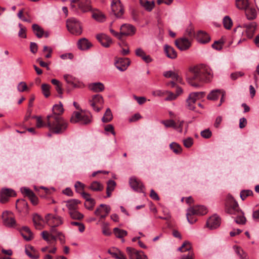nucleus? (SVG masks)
Returning <instances> with one entry per match:
<instances>
[{"label": "nucleus", "instance_id": "1", "mask_svg": "<svg viewBox=\"0 0 259 259\" xmlns=\"http://www.w3.org/2000/svg\"><path fill=\"white\" fill-rule=\"evenodd\" d=\"M211 77V72L209 68L194 66L189 68L186 74V80L191 86L198 88L202 86L203 83L209 81Z\"/></svg>", "mask_w": 259, "mask_h": 259}, {"label": "nucleus", "instance_id": "2", "mask_svg": "<svg viewBox=\"0 0 259 259\" xmlns=\"http://www.w3.org/2000/svg\"><path fill=\"white\" fill-rule=\"evenodd\" d=\"M225 211L229 214L236 215L235 218L236 223L240 225L245 224L246 220L244 213L239 208L238 203L231 195H228L227 198Z\"/></svg>", "mask_w": 259, "mask_h": 259}, {"label": "nucleus", "instance_id": "3", "mask_svg": "<svg viewBox=\"0 0 259 259\" xmlns=\"http://www.w3.org/2000/svg\"><path fill=\"white\" fill-rule=\"evenodd\" d=\"M47 122L50 131L56 134L64 133L68 127V122L62 116L47 117Z\"/></svg>", "mask_w": 259, "mask_h": 259}, {"label": "nucleus", "instance_id": "4", "mask_svg": "<svg viewBox=\"0 0 259 259\" xmlns=\"http://www.w3.org/2000/svg\"><path fill=\"white\" fill-rule=\"evenodd\" d=\"M68 30L72 34L78 35L82 33V27L80 22L75 18H71L66 21Z\"/></svg>", "mask_w": 259, "mask_h": 259}, {"label": "nucleus", "instance_id": "5", "mask_svg": "<svg viewBox=\"0 0 259 259\" xmlns=\"http://www.w3.org/2000/svg\"><path fill=\"white\" fill-rule=\"evenodd\" d=\"M71 123L80 122L81 124H88L92 122V115L90 113L82 114L78 112H74L71 118Z\"/></svg>", "mask_w": 259, "mask_h": 259}, {"label": "nucleus", "instance_id": "6", "mask_svg": "<svg viewBox=\"0 0 259 259\" xmlns=\"http://www.w3.org/2000/svg\"><path fill=\"white\" fill-rule=\"evenodd\" d=\"M205 95V93L203 92H193L189 94L188 98L186 100V107L191 110H194L195 109V103L196 101L203 98Z\"/></svg>", "mask_w": 259, "mask_h": 259}, {"label": "nucleus", "instance_id": "7", "mask_svg": "<svg viewBox=\"0 0 259 259\" xmlns=\"http://www.w3.org/2000/svg\"><path fill=\"white\" fill-rule=\"evenodd\" d=\"M74 4H77L78 9L82 12L86 13L91 10L90 0H71V7L75 8Z\"/></svg>", "mask_w": 259, "mask_h": 259}, {"label": "nucleus", "instance_id": "8", "mask_svg": "<svg viewBox=\"0 0 259 259\" xmlns=\"http://www.w3.org/2000/svg\"><path fill=\"white\" fill-rule=\"evenodd\" d=\"M89 103L95 111L99 112L101 110V107L100 106L103 104L104 99L103 97L99 94L94 95L89 100Z\"/></svg>", "mask_w": 259, "mask_h": 259}, {"label": "nucleus", "instance_id": "9", "mask_svg": "<svg viewBox=\"0 0 259 259\" xmlns=\"http://www.w3.org/2000/svg\"><path fill=\"white\" fill-rule=\"evenodd\" d=\"M3 224L9 228H15L17 226L16 222L12 212L5 211L2 214Z\"/></svg>", "mask_w": 259, "mask_h": 259}, {"label": "nucleus", "instance_id": "10", "mask_svg": "<svg viewBox=\"0 0 259 259\" xmlns=\"http://www.w3.org/2000/svg\"><path fill=\"white\" fill-rule=\"evenodd\" d=\"M111 7L114 15L117 18H121L124 13V10L119 0H113Z\"/></svg>", "mask_w": 259, "mask_h": 259}, {"label": "nucleus", "instance_id": "11", "mask_svg": "<svg viewBox=\"0 0 259 259\" xmlns=\"http://www.w3.org/2000/svg\"><path fill=\"white\" fill-rule=\"evenodd\" d=\"M110 210L111 208L109 205L101 204L96 208L94 213L96 215L99 216L101 219H104L108 215Z\"/></svg>", "mask_w": 259, "mask_h": 259}, {"label": "nucleus", "instance_id": "12", "mask_svg": "<svg viewBox=\"0 0 259 259\" xmlns=\"http://www.w3.org/2000/svg\"><path fill=\"white\" fill-rule=\"evenodd\" d=\"M46 220L48 224L51 226L57 227L63 223V221L61 217L54 215L50 213L46 215Z\"/></svg>", "mask_w": 259, "mask_h": 259}, {"label": "nucleus", "instance_id": "13", "mask_svg": "<svg viewBox=\"0 0 259 259\" xmlns=\"http://www.w3.org/2000/svg\"><path fill=\"white\" fill-rule=\"evenodd\" d=\"M175 42L177 48L182 51L189 49L191 45L189 40L185 37L176 39Z\"/></svg>", "mask_w": 259, "mask_h": 259}, {"label": "nucleus", "instance_id": "14", "mask_svg": "<svg viewBox=\"0 0 259 259\" xmlns=\"http://www.w3.org/2000/svg\"><path fill=\"white\" fill-rule=\"evenodd\" d=\"M21 192L25 196L28 197L33 205H35L38 204V198L31 190L23 187L21 188Z\"/></svg>", "mask_w": 259, "mask_h": 259}, {"label": "nucleus", "instance_id": "15", "mask_svg": "<svg viewBox=\"0 0 259 259\" xmlns=\"http://www.w3.org/2000/svg\"><path fill=\"white\" fill-rule=\"evenodd\" d=\"M130 64V60L127 58H116L115 62V65L116 67L120 71H125Z\"/></svg>", "mask_w": 259, "mask_h": 259}, {"label": "nucleus", "instance_id": "16", "mask_svg": "<svg viewBox=\"0 0 259 259\" xmlns=\"http://www.w3.org/2000/svg\"><path fill=\"white\" fill-rule=\"evenodd\" d=\"M121 38L123 35H133L135 33V27L131 24H124L120 27Z\"/></svg>", "mask_w": 259, "mask_h": 259}, {"label": "nucleus", "instance_id": "17", "mask_svg": "<svg viewBox=\"0 0 259 259\" xmlns=\"http://www.w3.org/2000/svg\"><path fill=\"white\" fill-rule=\"evenodd\" d=\"M15 195V192L13 190L8 188L3 189L0 194V202L5 203L8 201L10 197Z\"/></svg>", "mask_w": 259, "mask_h": 259}, {"label": "nucleus", "instance_id": "18", "mask_svg": "<svg viewBox=\"0 0 259 259\" xmlns=\"http://www.w3.org/2000/svg\"><path fill=\"white\" fill-rule=\"evenodd\" d=\"M221 218L217 215H213L209 218L206 222V226L212 230L217 228L220 226Z\"/></svg>", "mask_w": 259, "mask_h": 259}, {"label": "nucleus", "instance_id": "19", "mask_svg": "<svg viewBox=\"0 0 259 259\" xmlns=\"http://www.w3.org/2000/svg\"><path fill=\"white\" fill-rule=\"evenodd\" d=\"M96 38L105 48H109L113 42L111 37L104 33L97 34Z\"/></svg>", "mask_w": 259, "mask_h": 259}, {"label": "nucleus", "instance_id": "20", "mask_svg": "<svg viewBox=\"0 0 259 259\" xmlns=\"http://www.w3.org/2000/svg\"><path fill=\"white\" fill-rule=\"evenodd\" d=\"M130 185L131 187L135 191L141 192H143V184L135 177H132L130 179Z\"/></svg>", "mask_w": 259, "mask_h": 259}, {"label": "nucleus", "instance_id": "21", "mask_svg": "<svg viewBox=\"0 0 259 259\" xmlns=\"http://www.w3.org/2000/svg\"><path fill=\"white\" fill-rule=\"evenodd\" d=\"M51 228L50 229V232L44 231L41 232V236L42 238L46 241L48 243H51V240L49 238V235H58L59 233H61V232L58 231L56 228V227L51 226Z\"/></svg>", "mask_w": 259, "mask_h": 259}, {"label": "nucleus", "instance_id": "22", "mask_svg": "<svg viewBox=\"0 0 259 259\" xmlns=\"http://www.w3.org/2000/svg\"><path fill=\"white\" fill-rule=\"evenodd\" d=\"M20 232L23 238L27 241H30L33 238L32 232L30 229L26 226L23 227L20 229Z\"/></svg>", "mask_w": 259, "mask_h": 259}, {"label": "nucleus", "instance_id": "23", "mask_svg": "<svg viewBox=\"0 0 259 259\" xmlns=\"http://www.w3.org/2000/svg\"><path fill=\"white\" fill-rule=\"evenodd\" d=\"M164 51L166 56L171 59H175L177 57V53L174 48L168 45L164 46Z\"/></svg>", "mask_w": 259, "mask_h": 259}, {"label": "nucleus", "instance_id": "24", "mask_svg": "<svg viewBox=\"0 0 259 259\" xmlns=\"http://www.w3.org/2000/svg\"><path fill=\"white\" fill-rule=\"evenodd\" d=\"M89 89L95 93L102 92L105 90V86L103 83L100 82H94L89 84Z\"/></svg>", "mask_w": 259, "mask_h": 259}, {"label": "nucleus", "instance_id": "25", "mask_svg": "<svg viewBox=\"0 0 259 259\" xmlns=\"http://www.w3.org/2000/svg\"><path fill=\"white\" fill-rule=\"evenodd\" d=\"M53 113L48 115L47 117H54L55 115L61 116V114L63 113L64 109L63 105L60 103L59 104H55L52 108Z\"/></svg>", "mask_w": 259, "mask_h": 259}, {"label": "nucleus", "instance_id": "26", "mask_svg": "<svg viewBox=\"0 0 259 259\" xmlns=\"http://www.w3.org/2000/svg\"><path fill=\"white\" fill-rule=\"evenodd\" d=\"M197 40L202 44L208 42L210 40V37L205 32L200 30L197 34Z\"/></svg>", "mask_w": 259, "mask_h": 259}, {"label": "nucleus", "instance_id": "27", "mask_svg": "<svg viewBox=\"0 0 259 259\" xmlns=\"http://www.w3.org/2000/svg\"><path fill=\"white\" fill-rule=\"evenodd\" d=\"M243 26L246 28V32L247 36L249 38H251L256 30V23L251 22L249 24H245Z\"/></svg>", "mask_w": 259, "mask_h": 259}, {"label": "nucleus", "instance_id": "28", "mask_svg": "<svg viewBox=\"0 0 259 259\" xmlns=\"http://www.w3.org/2000/svg\"><path fill=\"white\" fill-rule=\"evenodd\" d=\"M65 202L66 203V206L69 211L77 209L78 205L80 203V201L78 199H70Z\"/></svg>", "mask_w": 259, "mask_h": 259}, {"label": "nucleus", "instance_id": "29", "mask_svg": "<svg viewBox=\"0 0 259 259\" xmlns=\"http://www.w3.org/2000/svg\"><path fill=\"white\" fill-rule=\"evenodd\" d=\"M77 46L80 50H85L89 49L92 46V44L87 39L83 38L78 40Z\"/></svg>", "mask_w": 259, "mask_h": 259}, {"label": "nucleus", "instance_id": "30", "mask_svg": "<svg viewBox=\"0 0 259 259\" xmlns=\"http://www.w3.org/2000/svg\"><path fill=\"white\" fill-rule=\"evenodd\" d=\"M140 5L147 11L151 12L154 8L155 3L154 1L147 0H139Z\"/></svg>", "mask_w": 259, "mask_h": 259}, {"label": "nucleus", "instance_id": "31", "mask_svg": "<svg viewBox=\"0 0 259 259\" xmlns=\"http://www.w3.org/2000/svg\"><path fill=\"white\" fill-rule=\"evenodd\" d=\"M187 211L186 217L188 222L191 224L194 223L197 220L195 210L189 207L187 209Z\"/></svg>", "mask_w": 259, "mask_h": 259}, {"label": "nucleus", "instance_id": "32", "mask_svg": "<svg viewBox=\"0 0 259 259\" xmlns=\"http://www.w3.org/2000/svg\"><path fill=\"white\" fill-rule=\"evenodd\" d=\"M34 33L39 38H41L44 34V29L38 25L34 24L32 26Z\"/></svg>", "mask_w": 259, "mask_h": 259}, {"label": "nucleus", "instance_id": "33", "mask_svg": "<svg viewBox=\"0 0 259 259\" xmlns=\"http://www.w3.org/2000/svg\"><path fill=\"white\" fill-rule=\"evenodd\" d=\"M42 221V219L40 217V215L38 214H35L33 217V222L35 227L37 229H42V225L41 222Z\"/></svg>", "mask_w": 259, "mask_h": 259}, {"label": "nucleus", "instance_id": "34", "mask_svg": "<svg viewBox=\"0 0 259 259\" xmlns=\"http://www.w3.org/2000/svg\"><path fill=\"white\" fill-rule=\"evenodd\" d=\"M116 183L114 181L110 180L107 182V186L106 188L107 197H110L112 192L114 190Z\"/></svg>", "mask_w": 259, "mask_h": 259}, {"label": "nucleus", "instance_id": "35", "mask_svg": "<svg viewBox=\"0 0 259 259\" xmlns=\"http://www.w3.org/2000/svg\"><path fill=\"white\" fill-rule=\"evenodd\" d=\"M190 208L195 210L196 215H204L207 212L206 208L204 206L196 205Z\"/></svg>", "mask_w": 259, "mask_h": 259}, {"label": "nucleus", "instance_id": "36", "mask_svg": "<svg viewBox=\"0 0 259 259\" xmlns=\"http://www.w3.org/2000/svg\"><path fill=\"white\" fill-rule=\"evenodd\" d=\"M113 119V115L110 108H107L104 116L102 118V121L104 123L110 122Z\"/></svg>", "mask_w": 259, "mask_h": 259}, {"label": "nucleus", "instance_id": "37", "mask_svg": "<svg viewBox=\"0 0 259 259\" xmlns=\"http://www.w3.org/2000/svg\"><path fill=\"white\" fill-rule=\"evenodd\" d=\"M236 6L240 10H246L249 6L248 0H236Z\"/></svg>", "mask_w": 259, "mask_h": 259}, {"label": "nucleus", "instance_id": "38", "mask_svg": "<svg viewBox=\"0 0 259 259\" xmlns=\"http://www.w3.org/2000/svg\"><path fill=\"white\" fill-rule=\"evenodd\" d=\"M126 250L130 259H137L139 251L131 247H126Z\"/></svg>", "mask_w": 259, "mask_h": 259}, {"label": "nucleus", "instance_id": "39", "mask_svg": "<svg viewBox=\"0 0 259 259\" xmlns=\"http://www.w3.org/2000/svg\"><path fill=\"white\" fill-rule=\"evenodd\" d=\"M103 188V186L98 181L93 182L90 186V189L94 191H101Z\"/></svg>", "mask_w": 259, "mask_h": 259}, {"label": "nucleus", "instance_id": "40", "mask_svg": "<svg viewBox=\"0 0 259 259\" xmlns=\"http://www.w3.org/2000/svg\"><path fill=\"white\" fill-rule=\"evenodd\" d=\"M221 94V92L220 90H213L208 95L207 98L210 100H215L219 98Z\"/></svg>", "mask_w": 259, "mask_h": 259}, {"label": "nucleus", "instance_id": "41", "mask_svg": "<svg viewBox=\"0 0 259 259\" xmlns=\"http://www.w3.org/2000/svg\"><path fill=\"white\" fill-rule=\"evenodd\" d=\"M113 232L116 237L118 238H122L124 236H126L127 232L126 231L120 229L118 228H115L113 229Z\"/></svg>", "mask_w": 259, "mask_h": 259}, {"label": "nucleus", "instance_id": "42", "mask_svg": "<svg viewBox=\"0 0 259 259\" xmlns=\"http://www.w3.org/2000/svg\"><path fill=\"white\" fill-rule=\"evenodd\" d=\"M51 82L53 84L55 85V89L57 93L61 95L63 94L62 91V83L60 82V81L56 79H52L51 80Z\"/></svg>", "mask_w": 259, "mask_h": 259}, {"label": "nucleus", "instance_id": "43", "mask_svg": "<svg viewBox=\"0 0 259 259\" xmlns=\"http://www.w3.org/2000/svg\"><path fill=\"white\" fill-rule=\"evenodd\" d=\"M70 217L74 220H81L83 218V215L76 210L69 211Z\"/></svg>", "mask_w": 259, "mask_h": 259}, {"label": "nucleus", "instance_id": "44", "mask_svg": "<svg viewBox=\"0 0 259 259\" xmlns=\"http://www.w3.org/2000/svg\"><path fill=\"white\" fill-rule=\"evenodd\" d=\"M169 147L175 153L177 154H180L182 151L181 146L176 142L171 143Z\"/></svg>", "mask_w": 259, "mask_h": 259}, {"label": "nucleus", "instance_id": "45", "mask_svg": "<svg viewBox=\"0 0 259 259\" xmlns=\"http://www.w3.org/2000/svg\"><path fill=\"white\" fill-rule=\"evenodd\" d=\"M223 25L227 29H230L232 26L233 22L231 18L228 16H226L223 19Z\"/></svg>", "mask_w": 259, "mask_h": 259}, {"label": "nucleus", "instance_id": "46", "mask_svg": "<svg viewBox=\"0 0 259 259\" xmlns=\"http://www.w3.org/2000/svg\"><path fill=\"white\" fill-rule=\"evenodd\" d=\"M246 15L248 19L253 20L256 17V12L254 9L250 8L246 10Z\"/></svg>", "mask_w": 259, "mask_h": 259}, {"label": "nucleus", "instance_id": "47", "mask_svg": "<svg viewBox=\"0 0 259 259\" xmlns=\"http://www.w3.org/2000/svg\"><path fill=\"white\" fill-rule=\"evenodd\" d=\"M166 127H172L174 129L177 128V125L176 122L172 119L162 120L161 122Z\"/></svg>", "mask_w": 259, "mask_h": 259}, {"label": "nucleus", "instance_id": "48", "mask_svg": "<svg viewBox=\"0 0 259 259\" xmlns=\"http://www.w3.org/2000/svg\"><path fill=\"white\" fill-rule=\"evenodd\" d=\"M50 85L48 84L44 83L41 85V90L42 94L45 97L48 98L50 95Z\"/></svg>", "mask_w": 259, "mask_h": 259}, {"label": "nucleus", "instance_id": "49", "mask_svg": "<svg viewBox=\"0 0 259 259\" xmlns=\"http://www.w3.org/2000/svg\"><path fill=\"white\" fill-rule=\"evenodd\" d=\"M191 249V245L189 242L185 241L183 243L182 246L178 248V250L181 252L190 251Z\"/></svg>", "mask_w": 259, "mask_h": 259}, {"label": "nucleus", "instance_id": "50", "mask_svg": "<svg viewBox=\"0 0 259 259\" xmlns=\"http://www.w3.org/2000/svg\"><path fill=\"white\" fill-rule=\"evenodd\" d=\"M20 30L18 32V36L21 38H25L27 37L26 35V28L23 26L22 24L19 23L18 25Z\"/></svg>", "mask_w": 259, "mask_h": 259}, {"label": "nucleus", "instance_id": "51", "mask_svg": "<svg viewBox=\"0 0 259 259\" xmlns=\"http://www.w3.org/2000/svg\"><path fill=\"white\" fill-rule=\"evenodd\" d=\"M92 17L93 18L99 22H103L105 20V15L100 12L93 13Z\"/></svg>", "mask_w": 259, "mask_h": 259}, {"label": "nucleus", "instance_id": "52", "mask_svg": "<svg viewBox=\"0 0 259 259\" xmlns=\"http://www.w3.org/2000/svg\"><path fill=\"white\" fill-rule=\"evenodd\" d=\"M109 224L107 223H103L102 226V233L105 236H110L111 232L108 227Z\"/></svg>", "mask_w": 259, "mask_h": 259}, {"label": "nucleus", "instance_id": "53", "mask_svg": "<svg viewBox=\"0 0 259 259\" xmlns=\"http://www.w3.org/2000/svg\"><path fill=\"white\" fill-rule=\"evenodd\" d=\"M235 252L240 257L241 259H247L245 252L240 248L234 246Z\"/></svg>", "mask_w": 259, "mask_h": 259}, {"label": "nucleus", "instance_id": "54", "mask_svg": "<svg viewBox=\"0 0 259 259\" xmlns=\"http://www.w3.org/2000/svg\"><path fill=\"white\" fill-rule=\"evenodd\" d=\"M253 195V192L250 190H244L240 192V197L242 200H244L247 196Z\"/></svg>", "mask_w": 259, "mask_h": 259}, {"label": "nucleus", "instance_id": "55", "mask_svg": "<svg viewBox=\"0 0 259 259\" xmlns=\"http://www.w3.org/2000/svg\"><path fill=\"white\" fill-rule=\"evenodd\" d=\"M95 205V200L94 199L89 201H85L84 203L85 207L89 210H92Z\"/></svg>", "mask_w": 259, "mask_h": 259}, {"label": "nucleus", "instance_id": "56", "mask_svg": "<svg viewBox=\"0 0 259 259\" xmlns=\"http://www.w3.org/2000/svg\"><path fill=\"white\" fill-rule=\"evenodd\" d=\"M74 187L76 189V191L77 193L81 194L82 192V191L84 188V185L82 183L77 181L75 183Z\"/></svg>", "mask_w": 259, "mask_h": 259}, {"label": "nucleus", "instance_id": "57", "mask_svg": "<svg viewBox=\"0 0 259 259\" xmlns=\"http://www.w3.org/2000/svg\"><path fill=\"white\" fill-rule=\"evenodd\" d=\"M185 34L190 38H192L194 36L195 34L194 29L192 26H189L186 29Z\"/></svg>", "mask_w": 259, "mask_h": 259}, {"label": "nucleus", "instance_id": "58", "mask_svg": "<svg viewBox=\"0 0 259 259\" xmlns=\"http://www.w3.org/2000/svg\"><path fill=\"white\" fill-rule=\"evenodd\" d=\"M28 89L26 83L24 81L20 82L17 87V89L20 92H23L26 91Z\"/></svg>", "mask_w": 259, "mask_h": 259}, {"label": "nucleus", "instance_id": "59", "mask_svg": "<svg viewBox=\"0 0 259 259\" xmlns=\"http://www.w3.org/2000/svg\"><path fill=\"white\" fill-rule=\"evenodd\" d=\"M183 144L186 148H190L193 144V140L191 137L187 138L183 140Z\"/></svg>", "mask_w": 259, "mask_h": 259}, {"label": "nucleus", "instance_id": "60", "mask_svg": "<svg viewBox=\"0 0 259 259\" xmlns=\"http://www.w3.org/2000/svg\"><path fill=\"white\" fill-rule=\"evenodd\" d=\"M223 42L222 40L215 41L212 45V47L217 50H221L222 49Z\"/></svg>", "mask_w": 259, "mask_h": 259}, {"label": "nucleus", "instance_id": "61", "mask_svg": "<svg viewBox=\"0 0 259 259\" xmlns=\"http://www.w3.org/2000/svg\"><path fill=\"white\" fill-rule=\"evenodd\" d=\"M200 134L203 138L205 139L209 138L212 135V133L209 129H206L202 131Z\"/></svg>", "mask_w": 259, "mask_h": 259}, {"label": "nucleus", "instance_id": "62", "mask_svg": "<svg viewBox=\"0 0 259 259\" xmlns=\"http://www.w3.org/2000/svg\"><path fill=\"white\" fill-rule=\"evenodd\" d=\"M30 50L32 54H36L38 50V46L37 44L35 42H31L30 44Z\"/></svg>", "mask_w": 259, "mask_h": 259}, {"label": "nucleus", "instance_id": "63", "mask_svg": "<svg viewBox=\"0 0 259 259\" xmlns=\"http://www.w3.org/2000/svg\"><path fill=\"white\" fill-rule=\"evenodd\" d=\"M32 118L36 119V127L38 128H40L45 125L44 122L42 121L40 117H37L36 116H34L32 117Z\"/></svg>", "mask_w": 259, "mask_h": 259}, {"label": "nucleus", "instance_id": "64", "mask_svg": "<svg viewBox=\"0 0 259 259\" xmlns=\"http://www.w3.org/2000/svg\"><path fill=\"white\" fill-rule=\"evenodd\" d=\"M64 78L67 83L71 84L73 83V81L75 80V78L72 76L68 74H65L64 75Z\"/></svg>", "mask_w": 259, "mask_h": 259}]
</instances>
